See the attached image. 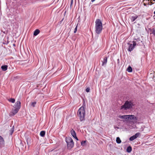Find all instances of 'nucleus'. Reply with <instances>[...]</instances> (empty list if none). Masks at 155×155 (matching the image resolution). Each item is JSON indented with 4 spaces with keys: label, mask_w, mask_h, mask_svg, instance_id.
<instances>
[{
    "label": "nucleus",
    "mask_w": 155,
    "mask_h": 155,
    "mask_svg": "<svg viewBox=\"0 0 155 155\" xmlns=\"http://www.w3.org/2000/svg\"><path fill=\"white\" fill-rule=\"evenodd\" d=\"M85 101H84L82 106L79 108L78 112V114L80 120L81 121L84 120V117L85 115L84 108L85 107Z\"/></svg>",
    "instance_id": "nucleus-1"
},
{
    "label": "nucleus",
    "mask_w": 155,
    "mask_h": 155,
    "mask_svg": "<svg viewBox=\"0 0 155 155\" xmlns=\"http://www.w3.org/2000/svg\"><path fill=\"white\" fill-rule=\"evenodd\" d=\"M134 104L133 102L131 101H126L123 105L120 107V109L121 110H127L131 109Z\"/></svg>",
    "instance_id": "nucleus-2"
},
{
    "label": "nucleus",
    "mask_w": 155,
    "mask_h": 155,
    "mask_svg": "<svg viewBox=\"0 0 155 155\" xmlns=\"http://www.w3.org/2000/svg\"><path fill=\"white\" fill-rule=\"evenodd\" d=\"M95 32L97 34H100L102 30V22L99 19H97L95 21Z\"/></svg>",
    "instance_id": "nucleus-3"
},
{
    "label": "nucleus",
    "mask_w": 155,
    "mask_h": 155,
    "mask_svg": "<svg viewBox=\"0 0 155 155\" xmlns=\"http://www.w3.org/2000/svg\"><path fill=\"white\" fill-rule=\"evenodd\" d=\"M119 117L120 118H122L124 119H128L130 120H133V122L134 123H136L137 122V118L135 117L134 115H120Z\"/></svg>",
    "instance_id": "nucleus-4"
},
{
    "label": "nucleus",
    "mask_w": 155,
    "mask_h": 155,
    "mask_svg": "<svg viewBox=\"0 0 155 155\" xmlns=\"http://www.w3.org/2000/svg\"><path fill=\"white\" fill-rule=\"evenodd\" d=\"M65 141L67 144V147L68 149L71 150L74 146V143L72 138L70 137H67L65 138Z\"/></svg>",
    "instance_id": "nucleus-5"
},
{
    "label": "nucleus",
    "mask_w": 155,
    "mask_h": 155,
    "mask_svg": "<svg viewBox=\"0 0 155 155\" xmlns=\"http://www.w3.org/2000/svg\"><path fill=\"white\" fill-rule=\"evenodd\" d=\"M136 41H133V44H130V43H128V45H129L128 46V51L130 52L132 51L133 49H134V47L136 45H138V43H137V41H140L139 39H135Z\"/></svg>",
    "instance_id": "nucleus-6"
},
{
    "label": "nucleus",
    "mask_w": 155,
    "mask_h": 155,
    "mask_svg": "<svg viewBox=\"0 0 155 155\" xmlns=\"http://www.w3.org/2000/svg\"><path fill=\"white\" fill-rule=\"evenodd\" d=\"M15 108L19 110L21 107V102L20 101H17L14 105Z\"/></svg>",
    "instance_id": "nucleus-7"
},
{
    "label": "nucleus",
    "mask_w": 155,
    "mask_h": 155,
    "mask_svg": "<svg viewBox=\"0 0 155 155\" xmlns=\"http://www.w3.org/2000/svg\"><path fill=\"white\" fill-rule=\"evenodd\" d=\"M140 134L139 133H137L133 136H131L129 140L130 141H133L137 138Z\"/></svg>",
    "instance_id": "nucleus-8"
},
{
    "label": "nucleus",
    "mask_w": 155,
    "mask_h": 155,
    "mask_svg": "<svg viewBox=\"0 0 155 155\" xmlns=\"http://www.w3.org/2000/svg\"><path fill=\"white\" fill-rule=\"evenodd\" d=\"M5 144V141L3 138L0 136V147H4Z\"/></svg>",
    "instance_id": "nucleus-9"
},
{
    "label": "nucleus",
    "mask_w": 155,
    "mask_h": 155,
    "mask_svg": "<svg viewBox=\"0 0 155 155\" xmlns=\"http://www.w3.org/2000/svg\"><path fill=\"white\" fill-rule=\"evenodd\" d=\"M19 110H18V109L15 108V109L12 110L10 114V115L14 116L15 114L18 113Z\"/></svg>",
    "instance_id": "nucleus-10"
},
{
    "label": "nucleus",
    "mask_w": 155,
    "mask_h": 155,
    "mask_svg": "<svg viewBox=\"0 0 155 155\" xmlns=\"http://www.w3.org/2000/svg\"><path fill=\"white\" fill-rule=\"evenodd\" d=\"M138 16L137 15H133L130 17V18L132 22H134L137 18Z\"/></svg>",
    "instance_id": "nucleus-11"
},
{
    "label": "nucleus",
    "mask_w": 155,
    "mask_h": 155,
    "mask_svg": "<svg viewBox=\"0 0 155 155\" xmlns=\"http://www.w3.org/2000/svg\"><path fill=\"white\" fill-rule=\"evenodd\" d=\"M107 62V58L106 57L104 58L103 60L102 61V66H104V65H106Z\"/></svg>",
    "instance_id": "nucleus-12"
},
{
    "label": "nucleus",
    "mask_w": 155,
    "mask_h": 155,
    "mask_svg": "<svg viewBox=\"0 0 155 155\" xmlns=\"http://www.w3.org/2000/svg\"><path fill=\"white\" fill-rule=\"evenodd\" d=\"M1 68L3 71H5L7 69L8 66L7 65H2Z\"/></svg>",
    "instance_id": "nucleus-13"
},
{
    "label": "nucleus",
    "mask_w": 155,
    "mask_h": 155,
    "mask_svg": "<svg viewBox=\"0 0 155 155\" xmlns=\"http://www.w3.org/2000/svg\"><path fill=\"white\" fill-rule=\"evenodd\" d=\"M71 133L72 136L74 137H76V134L74 130L72 129L71 131Z\"/></svg>",
    "instance_id": "nucleus-14"
},
{
    "label": "nucleus",
    "mask_w": 155,
    "mask_h": 155,
    "mask_svg": "<svg viewBox=\"0 0 155 155\" xmlns=\"http://www.w3.org/2000/svg\"><path fill=\"white\" fill-rule=\"evenodd\" d=\"M40 30L38 29H36L34 31V34H33V35H34V36H36L38 34H39V33H40Z\"/></svg>",
    "instance_id": "nucleus-15"
},
{
    "label": "nucleus",
    "mask_w": 155,
    "mask_h": 155,
    "mask_svg": "<svg viewBox=\"0 0 155 155\" xmlns=\"http://www.w3.org/2000/svg\"><path fill=\"white\" fill-rule=\"evenodd\" d=\"M132 150V147L131 146H129L127 149V151L128 153H130Z\"/></svg>",
    "instance_id": "nucleus-16"
},
{
    "label": "nucleus",
    "mask_w": 155,
    "mask_h": 155,
    "mask_svg": "<svg viewBox=\"0 0 155 155\" xmlns=\"http://www.w3.org/2000/svg\"><path fill=\"white\" fill-rule=\"evenodd\" d=\"M45 131H42L40 133V135L42 137H44L45 135Z\"/></svg>",
    "instance_id": "nucleus-17"
},
{
    "label": "nucleus",
    "mask_w": 155,
    "mask_h": 155,
    "mask_svg": "<svg viewBox=\"0 0 155 155\" xmlns=\"http://www.w3.org/2000/svg\"><path fill=\"white\" fill-rule=\"evenodd\" d=\"M116 141V142L118 144L120 143L121 142V140L120 138L119 137H117V138Z\"/></svg>",
    "instance_id": "nucleus-18"
},
{
    "label": "nucleus",
    "mask_w": 155,
    "mask_h": 155,
    "mask_svg": "<svg viewBox=\"0 0 155 155\" xmlns=\"http://www.w3.org/2000/svg\"><path fill=\"white\" fill-rule=\"evenodd\" d=\"M127 71L129 72H131L132 71V68L130 66H129L127 68Z\"/></svg>",
    "instance_id": "nucleus-19"
},
{
    "label": "nucleus",
    "mask_w": 155,
    "mask_h": 155,
    "mask_svg": "<svg viewBox=\"0 0 155 155\" xmlns=\"http://www.w3.org/2000/svg\"><path fill=\"white\" fill-rule=\"evenodd\" d=\"M14 130V127L13 126L12 127L11 129L10 130V135H12Z\"/></svg>",
    "instance_id": "nucleus-20"
},
{
    "label": "nucleus",
    "mask_w": 155,
    "mask_h": 155,
    "mask_svg": "<svg viewBox=\"0 0 155 155\" xmlns=\"http://www.w3.org/2000/svg\"><path fill=\"white\" fill-rule=\"evenodd\" d=\"M8 101L12 103H14L15 102V100L14 98H10L8 100Z\"/></svg>",
    "instance_id": "nucleus-21"
},
{
    "label": "nucleus",
    "mask_w": 155,
    "mask_h": 155,
    "mask_svg": "<svg viewBox=\"0 0 155 155\" xmlns=\"http://www.w3.org/2000/svg\"><path fill=\"white\" fill-rule=\"evenodd\" d=\"M36 102H32L31 103V106L34 107H35Z\"/></svg>",
    "instance_id": "nucleus-22"
},
{
    "label": "nucleus",
    "mask_w": 155,
    "mask_h": 155,
    "mask_svg": "<svg viewBox=\"0 0 155 155\" xmlns=\"http://www.w3.org/2000/svg\"><path fill=\"white\" fill-rule=\"evenodd\" d=\"M86 141H82L81 142V145L84 146L85 145V143H86Z\"/></svg>",
    "instance_id": "nucleus-23"
},
{
    "label": "nucleus",
    "mask_w": 155,
    "mask_h": 155,
    "mask_svg": "<svg viewBox=\"0 0 155 155\" xmlns=\"http://www.w3.org/2000/svg\"><path fill=\"white\" fill-rule=\"evenodd\" d=\"M90 91V88L89 87L87 88L86 89V91L87 92H89Z\"/></svg>",
    "instance_id": "nucleus-24"
},
{
    "label": "nucleus",
    "mask_w": 155,
    "mask_h": 155,
    "mask_svg": "<svg viewBox=\"0 0 155 155\" xmlns=\"http://www.w3.org/2000/svg\"><path fill=\"white\" fill-rule=\"evenodd\" d=\"M77 30V26L74 29V33H75L76 32Z\"/></svg>",
    "instance_id": "nucleus-25"
},
{
    "label": "nucleus",
    "mask_w": 155,
    "mask_h": 155,
    "mask_svg": "<svg viewBox=\"0 0 155 155\" xmlns=\"http://www.w3.org/2000/svg\"><path fill=\"white\" fill-rule=\"evenodd\" d=\"M152 33L154 35H155V29H153Z\"/></svg>",
    "instance_id": "nucleus-26"
},
{
    "label": "nucleus",
    "mask_w": 155,
    "mask_h": 155,
    "mask_svg": "<svg viewBox=\"0 0 155 155\" xmlns=\"http://www.w3.org/2000/svg\"><path fill=\"white\" fill-rule=\"evenodd\" d=\"M74 138L76 140H78V138L77 137H76H76H74Z\"/></svg>",
    "instance_id": "nucleus-27"
},
{
    "label": "nucleus",
    "mask_w": 155,
    "mask_h": 155,
    "mask_svg": "<svg viewBox=\"0 0 155 155\" xmlns=\"http://www.w3.org/2000/svg\"><path fill=\"white\" fill-rule=\"evenodd\" d=\"M73 3V0H71V5Z\"/></svg>",
    "instance_id": "nucleus-28"
},
{
    "label": "nucleus",
    "mask_w": 155,
    "mask_h": 155,
    "mask_svg": "<svg viewBox=\"0 0 155 155\" xmlns=\"http://www.w3.org/2000/svg\"><path fill=\"white\" fill-rule=\"evenodd\" d=\"M95 0H91V2H94Z\"/></svg>",
    "instance_id": "nucleus-29"
},
{
    "label": "nucleus",
    "mask_w": 155,
    "mask_h": 155,
    "mask_svg": "<svg viewBox=\"0 0 155 155\" xmlns=\"http://www.w3.org/2000/svg\"><path fill=\"white\" fill-rule=\"evenodd\" d=\"M151 4H154V3H152V2H151Z\"/></svg>",
    "instance_id": "nucleus-30"
},
{
    "label": "nucleus",
    "mask_w": 155,
    "mask_h": 155,
    "mask_svg": "<svg viewBox=\"0 0 155 155\" xmlns=\"http://www.w3.org/2000/svg\"><path fill=\"white\" fill-rule=\"evenodd\" d=\"M154 13V14L155 15V11H154V13Z\"/></svg>",
    "instance_id": "nucleus-31"
},
{
    "label": "nucleus",
    "mask_w": 155,
    "mask_h": 155,
    "mask_svg": "<svg viewBox=\"0 0 155 155\" xmlns=\"http://www.w3.org/2000/svg\"><path fill=\"white\" fill-rule=\"evenodd\" d=\"M153 1L155 2V0H153Z\"/></svg>",
    "instance_id": "nucleus-32"
},
{
    "label": "nucleus",
    "mask_w": 155,
    "mask_h": 155,
    "mask_svg": "<svg viewBox=\"0 0 155 155\" xmlns=\"http://www.w3.org/2000/svg\"><path fill=\"white\" fill-rule=\"evenodd\" d=\"M151 1V0H149V1H150V2Z\"/></svg>",
    "instance_id": "nucleus-33"
}]
</instances>
